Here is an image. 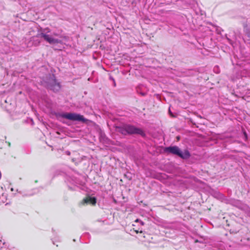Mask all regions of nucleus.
<instances>
[{
  "mask_svg": "<svg viewBox=\"0 0 250 250\" xmlns=\"http://www.w3.org/2000/svg\"><path fill=\"white\" fill-rule=\"evenodd\" d=\"M40 35L45 41L51 44L61 43L62 42V40L56 38L59 36L58 34L56 33H52L50 30L48 28L41 30Z\"/></svg>",
  "mask_w": 250,
  "mask_h": 250,
  "instance_id": "nucleus-1",
  "label": "nucleus"
},
{
  "mask_svg": "<svg viewBox=\"0 0 250 250\" xmlns=\"http://www.w3.org/2000/svg\"><path fill=\"white\" fill-rule=\"evenodd\" d=\"M59 117L73 121L84 122L85 119L83 116L74 113L64 112L60 114Z\"/></svg>",
  "mask_w": 250,
  "mask_h": 250,
  "instance_id": "nucleus-2",
  "label": "nucleus"
},
{
  "mask_svg": "<svg viewBox=\"0 0 250 250\" xmlns=\"http://www.w3.org/2000/svg\"><path fill=\"white\" fill-rule=\"evenodd\" d=\"M167 150L173 154H176L183 158H187L189 156V153L188 151L182 152L177 146L170 147L167 148Z\"/></svg>",
  "mask_w": 250,
  "mask_h": 250,
  "instance_id": "nucleus-3",
  "label": "nucleus"
},
{
  "mask_svg": "<svg viewBox=\"0 0 250 250\" xmlns=\"http://www.w3.org/2000/svg\"><path fill=\"white\" fill-rule=\"evenodd\" d=\"M125 128L126 132L129 134H141L142 135H143L144 134L143 131L141 129L136 128L132 125H125Z\"/></svg>",
  "mask_w": 250,
  "mask_h": 250,
  "instance_id": "nucleus-4",
  "label": "nucleus"
},
{
  "mask_svg": "<svg viewBox=\"0 0 250 250\" xmlns=\"http://www.w3.org/2000/svg\"><path fill=\"white\" fill-rule=\"evenodd\" d=\"M96 203V199L94 197H87L83 199V204L95 205Z\"/></svg>",
  "mask_w": 250,
  "mask_h": 250,
  "instance_id": "nucleus-5",
  "label": "nucleus"
},
{
  "mask_svg": "<svg viewBox=\"0 0 250 250\" xmlns=\"http://www.w3.org/2000/svg\"><path fill=\"white\" fill-rule=\"evenodd\" d=\"M51 86V89L54 91H58L60 88L59 83H57L55 80H53L52 85Z\"/></svg>",
  "mask_w": 250,
  "mask_h": 250,
  "instance_id": "nucleus-6",
  "label": "nucleus"
},
{
  "mask_svg": "<svg viewBox=\"0 0 250 250\" xmlns=\"http://www.w3.org/2000/svg\"><path fill=\"white\" fill-rule=\"evenodd\" d=\"M246 33L248 34L249 36L250 37V28L249 29H247Z\"/></svg>",
  "mask_w": 250,
  "mask_h": 250,
  "instance_id": "nucleus-7",
  "label": "nucleus"
},
{
  "mask_svg": "<svg viewBox=\"0 0 250 250\" xmlns=\"http://www.w3.org/2000/svg\"><path fill=\"white\" fill-rule=\"evenodd\" d=\"M39 43V42H38V43H36L35 44H36V45H37V44H38Z\"/></svg>",
  "mask_w": 250,
  "mask_h": 250,
  "instance_id": "nucleus-8",
  "label": "nucleus"
}]
</instances>
